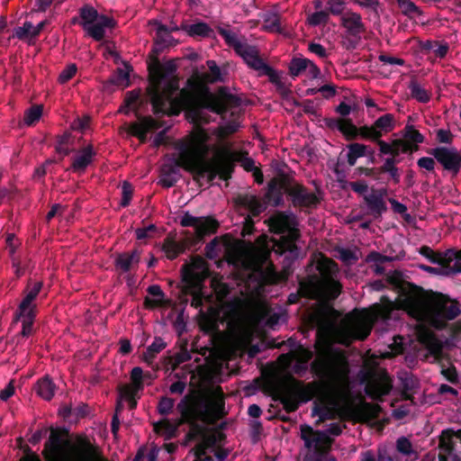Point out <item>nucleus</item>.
<instances>
[{"instance_id": "nucleus-1", "label": "nucleus", "mask_w": 461, "mask_h": 461, "mask_svg": "<svg viewBox=\"0 0 461 461\" xmlns=\"http://www.w3.org/2000/svg\"><path fill=\"white\" fill-rule=\"evenodd\" d=\"M269 229L279 238L262 235L257 245L229 237L214 239L205 248L207 258L212 259L223 253L228 263L237 270V286L241 294L222 306L229 339L226 353L230 357L248 352L254 357L261 349L254 339L261 336V327L275 330L285 321V314L273 312L265 297V285L287 278L288 273H277L270 262L272 253L294 259L300 256L296 245L298 230L293 213L278 212L268 220Z\"/></svg>"}, {"instance_id": "nucleus-2", "label": "nucleus", "mask_w": 461, "mask_h": 461, "mask_svg": "<svg viewBox=\"0 0 461 461\" xmlns=\"http://www.w3.org/2000/svg\"><path fill=\"white\" fill-rule=\"evenodd\" d=\"M210 75L194 74L186 86L178 92V80L160 68L150 71L148 94L156 114L177 115L185 109L187 120L196 126L211 122L229 110L238 108L240 100L221 87L216 94L209 91L207 83L221 80V70L214 60L207 61Z\"/></svg>"}, {"instance_id": "nucleus-3", "label": "nucleus", "mask_w": 461, "mask_h": 461, "mask_svg": "<svg viewBox=\"0 0 461 461\" xmlns=\"http://www.w3.org/2000/svg\"><path fill=\"white\" fill-rule=\"evenodd\" d=\"M312 366L321 379L312 411V416L319 418V422L336 417L366 422L378 416V405L352 400L349 367L344 355L339 354L335 358L323 357L320 362L315 360Z\"/></svg>"}, {"instance_id": "nucleus-4", "label": "nucleus", "mask_w": 461, "mask_h": 461, "mask_svg": "<svg viewBox=\"0 0 461 461\" xmlns=\"http://www.w3.org/2000/svg\"><path fill=\"white\" fill-rule=\"evenodd\" d=\"M239 128L240 122L236 119L212 131L194 125L193 131L187 136L176 142V153L163 165L159 179L161 185L173 186L180 177L181 168L199 176L212 178L217 172L216 161L222 154L228 153V149L218 144H210L211 135H215L221 141L225 136L235 132Z\"/></svg>"}, {"instance_id": "nucleus-5", "label": "nucleus", "mask_w": 461, "mask_h": 461, "mask_svg": "<svg viewBox=\"0 0 461 461\" xmlns=\"http://www.w3.org/2000/svg\"><path fill=\"white\" fill-rule=\"evenodd\" d=\"M390 308L375 304L370 309L356 310L341 317L339 312L325 305L318 320L317 344L329 351L334 343L348 346L354 339H365L375 321L389 317Z\"/></svg>"}, {"instance_id": "nucleus-6", "label": "nucleus", "mask_w": 461, "mask_h": 461, "mask_svg": "<svg viewBox=\"0 0 461 461\" xmlns=\"http://www.w3.org/2000/svg\"><path fill=\"white\" fill-rule=\"evenodd\" d=\"M393 304L404 310L420 322L419 340L432 354L440 350V342L427 326L440 329L445 320H453L460 313L456 303L449 302L444 296L428 298L416 288H402Z\"/></svg>"}, {"instance_id": "nucleus-7", "label": "nucleus", "mask_w": 461, "mask_h": 461, "mask_svg": "<svg viewBox=\"0 0 461 461\" xmlns=\"http://www.w3.org/2000/svg\"><path fill=\"white\" fill-rule=\"evenodd\" d=\"M43 454L47 461H108L86 438L67 439L54 431L45 444Z\"/></svg>"}, {"instance_id": "nucleus-8", "label": "nucleus", "mask_w": 461, "mask_h": 461, "mask_svg": "<svg viewBox=\"0 0 461 461\" xmlns=\"http://www.w3.org/2000/svg\"><path fill=\"white\" fill-rule=\"evenodd\" d=\"M317 269L319 276L300 283L299 293L323 302L335 299L340 294L341 288L338 281L337 265L331 259L320 255L317 258Z\"/></svg>"}, {"instance_id": "nucleus-9", "label": "nucleus", "mask_w": 461, "mask_h": 461, "mask_svg": "<svg viewBox=\"0 0 461 461\" xmlns=\"http://www.w3.org/2000/svg\"><path fill=\"white\" fill-rule=\"evenodd\" d=\"M80 24L88 36L99 41L115 23L113 19L100 14L94 7L86 5L80 10Z\"/></svg>"}, {"instance_id": "nucleus-10", "label": "nucleus", "mask_w": 461, "mask_h": 461, "mask_svg": "<svg viewBox=\"0 0 461 461\" xmlns=\"http://www.w3.org/2000/svg\"><path fill=\"white\" fill-rule=\"evenodd\" d=\"M41 288V282H36L32 285H29L25 290L24 297L19 305L16 319L22 322L21 334L23 337H28L32 332L36 307L34 301Z\"/></svg>"}, {"instance_id": "nucleus-11", "label": "nucleus", "mask_w": 461, "mask_h": 461, "mask_svg": "<svg viewBox=\"0 0 461 461\" xmlns=\"http://www.w3.org/2000/svg\"><path fill=\"white\" fill-rule=\"evenodd\" d=\"M340 423H331L323 431H314L309 425L301 426V438L308 449L329 450L332 439L331 436H339L343 429Z\"/></svg>"}, {"instance_id": "nucleus-12", "label": "nucleus", "mask_w": 461, "mask_h": 461, "mask_svg": "<svg viewBox=\"0 0 461 461\" xmlns=\"http://www.w3.org/2000/svg\"><path fill=\"white\" fill-rule=\"evenodd\" d=\"M236 52L243 59L246 64L250 68L256 70L259 76L268 77L269 80L275 84H278L280 82L279 73L259 58L258 52L255 47L245 42L242 46L238 47V50Z\"/></svg>"}, {"instance_id": "nucleus-13", "label": "nucleus", "mask_w": 461, "mask_h": 461, "mask_svg": "<svg viewBox=\"0 0 461 461\" xmlns=\"http://www.w3.org/2000/svg\"><path fill=\"white\" fill-rule=\"evenodd\" d=\"M145 378H151L150 374H143L140 367L136 366L131 372V384H125L120 388L119 402L117 410L121 408L122 402H127L131 409L135 408L136 398L140 391L143 388V381Z\"/></svg>"}, {"instance_id": "nucleus-14", "label": "nucleus", "mask_w": 461, "mask_h": 461, "mask_svg": "<svg viewBox=\"0 0 461 461\" xmlns=\"http://www.w3.org/2000/svg\"><path fill=\"white\" fill-rule=\"evenodd\" d=\"M438 448V458L434 461H461V430L444 431Z\"/></svg>"}, {"instance_id": "nucleus-15", "label": "nucleus", "mask_w": 461, "mask_h": 461, "mask_svg": "<svg viewBox=\"0 0 461 461\" xmlns=\"http://www.w3.org/2000/svg\"><path fill=\"white\" fill-rule=\"evenodd\" d=\"M208 274L206 262L201 258H194L184 274L185 280L193 286L192 293L194 294L193 304H195V306L200 303L199 296L202 293V282L208 276Z\"/></svg>"}, {"instance_id": "nucleus-16", "label": "nucleus", "mask_w": 461, "mask_h": 461, "mask_svg": "<svg viewBox=\"0 0 461 461\" xmlns=\"http://www.w3.org/2000/svg\"><path fill=\"white\" fill-rule=\"evenodd\" d=\"M149 24L156 31L157 36L164 40V37L168 36L169 32L173 31H184L190 36H209L211 32L210 27L205 23H197L194 24L183 23L179 27L176 25L171 26L170 28L166 27L158 21H149Z\"/></svg>"}, {"instance_id": "nucleus-17", "label": "nucleus", "mask_w": 461, "mask_h": 461, "mask_svg": "<svg viewBox=\"0 0 461 461\" xmlns=\"http://www.w3.org/2000/svg\"><path fill=\"white\" fill-rule=\"evenodd\" d=\"M429 154L447 171L457 174L461 168V153L456 148L437 147L432 149Z\"/></svg>"}, {"instance_id": "nucleus-18", "label": "nucleus", "mask_w": 461, "mask_h": 461, "mask_svg": "<svg viewBox=\"0 0 461 461\" xmlns=\"http://www.w3.org/2000/svg\"><path fill=\"white\" fill-rule=\"evenodd\" d=\"M392 387V380L386 372L379 370L375 373L367 382L365 390L367 395L374 399H380L387 394Z\"/></svg>"}, {"instance_id": "nucleus-19", "label": "nucleus", "mask_w": 461, "mask_h": 461, "mask_svg": "<svg viewBox=\"0 0 461 461\" xmlns=\"http://www.w3.org/2000/svg\"><path fill=\"white\" fill-rule=\"evenodd\" d=\"M180 224L184 227H194L198 237L213 232L217 229V222L208 217H195L189 212H185L180 219Z\"/></svg>"}, {"instance_id": "nucleus-20", "label": "nucleus", "mask_w": 461, "mask_h": 461, "mask_svg": "<svg viewBox=\"0 0 461 461\" xmlns=\"http://www.w3.org/2000/svg\"><path fill=\"white\" fill-rule=\"evenodd\" d=\"M437 262L443 265L445 276L461 273L460 251L447 250L438 258Z\"/></svg>"}, {"instance_id": "nucleus-21", "label": "nucleus", "mask_w": 461, "mask_h": 461, "mask_svg": "<svg viewBox=\"0 0 461 461\" xmlns=\"http://www.w3.org/2000/svg\"><path fill=\"white\" fill-rule=\"evenodd\" d=\"M95 156V151L92 145H87L76 151L72 158V169L75 172H84L92 163Z\"/></svg>"}, {"instance_id": "nucleus-22", "label": "nucleus", "mask_w": 461, "mask_h": 461, "mask_svg": "<svg viewBox=\"0 0 461 461\" xmlns=\"http://www.w3.org/2000/svg\"><path fill=\"white\" fill-rule=\"evenodd\" d=\"M160 125L151 117H143L131 124L130 131L143 141L149 131L158 129Z\"/></svg>"}, {"instance_id": "nucleus-23", "label": "nucleus", "mask_w": 461, "mask_h": 461, "mask_svg": "<svg viewBox=\"0 0 461 461\" xmlns=\"http://www.w3.org/2000/svg\"><path fill=\"white\" fill-rule=\"evenodd\" d=\"M168 300L160 286L157 285H150L148 288V295L145 298V306L149 309H155L167 306Z\"/></svg>"}, {"instance_id": "nucleus-24", "label": "nucleus", "mask_w": 461, "mask_h": 461, "mask_svg": "<svg viewBox=\"0 0 461 461\" xmlns=\"http://www.w3.org/2000/svg\"><path fill=\"white\" fill-rule=\"evenodd\" d=\"M379 150L382 154L390 155L391 158H398L400 154L411 152L406 142L402 140H393L392 143L378 140Z\"/></svg>"}, {"instance_id": "nucleus-25", "label": "nucleus", "mask_w": 461, "mask_h": 461, "mask_svg": "<svg viewBox=\"0 0 461 461\" xmlns=\"http://www.w3.org/2000/svg\"><path fill=\"white\" fill-rule=\"evenodd\" d=\"M397 453L403 457L404 461H416L419 458V451L411 441L406 437H400L395 443Z\"/></svg>"}, {"instance_id": "nucleus-26", "label": "nucleus", "mask_w": 461, "mask_h": 461, "mask_svg": "<svg viewBox=\"0 0 461 461\" xmlns=\"http://www.w3.org/2000/svg\"><path fill=\"white\" fill-rule=\"evenodd\" d=\"M328 125L331 129L339 131L348 140L357 137V127L348 119H332L328 122Z\"/></svg>"}, {"instance_id": "nucleus-27", "label": "nucleus", "mask_w": 461, "mask_h": 461, "mask_svg": "<svg viewBox=\"0 0 461 461\" xmlns=\"http://www.w3.org/2000/svg\"><path fill=\"white\" fill-rule=\"evenodd\" d=\"M181 421V419H176L175 420L162 419L161 420L154 423V430L167 439L174 437Z\"/></svg>"}, {"instance_id": "nucleus-28", "label": "nucleus", "mask_w": 461, "mask_h": 461, "mask_svg": "<svg viewBox=\"0 0 461 461\" xmlns=\"http://www.w3.org/2000/svg\"><path fill=\"white\" fill-rule=\"evenodd\" d=\"M365 201L372 213L381 214L386 210L384 194L382 193L373 191L365 196Z\"/></svg>"}, {"instance_id": "nucleus-29", "label": "nucleus", "mask_w": 461, "mask_h": 461, "mask_svg": "<svg viewBox=\"0 0 461 461\" xmlns=\"http://www.w3.org/2000/svg\"><path fill=\"white\" fill-rule=\"evenodd\" d=\"M342 24L352 35L360 33L363 30V23L359 14L347 13L342 16Z\"/></svg>"}, {"instance_id": "nucleus-30", "label": "nucleus", "mask_w": 461, "mask_h": 461, "mask_svg": "<svg viewBox=\"0 0 461 461\" xmlns=\"http://www.w3.org/2000/svg\"><path fill=\"white\" fill-rule=\"evenodd\" d=\"M402 140L406 142L411 149V152L417 150L418 145L424 140L423 135L417 131L413 125L407 124L404 129Z\"/></svg>"}, {"instance_id": "nucleus-31", "label": "nucleus", "mask_w": 461, "mask_h": 461, "mask_svg": "<svg viewBox=\"0 0 461 461\" xmlns=\"http://www.w3.org/2000/svg\"><path fill=\"white\" fill-rule=\"evenodd\" d=\"M140 261L139 252L134 250L131 253L118 255L115 260L116 267L123 272H127L136 266Z\"/></svg>"}, {"instance_id": "nucleus-32", "label": "nucleus", "mask_w": 461, "mask_h": 461, "mask_svg": "<svg viewBox=\"0 0 461 461\" xmlns=\"http://www.w3.org/2000/svg\"><path fill=\"white\" fill-rule=\"evenodd\" d=\"M294 202L303 205H313L318 203V198L314 194L309 193L303 186H295L292 193Z\"/></svg>"}, {"instance_id": "nucleus-33", "label": "nucleus", "mask_w": 461, "mask_h": 461, "mask_svg": "<svg viewBox=\"0 0 461 461\" xmlns=\"http://www.w3.org/2000/svg\"><path fill=\"white\" fill-rule=\"evenodd\" d=\"M130 66L123 62L122 67H119L111 77V82L121 88H125L130 85Z\"/></svg>"}, {"instance_id": "nucleus-34", "label": "nucleus", "mask_w": 461, "mask_h": 461, "mask_svg": "<svg viewBox=\"0 0 461 461\" xmlns=\"http://www.w3.org/2000/svg\"><path fill=\"white\" fill-rule=\"evenodd\" d=\"M167 347L166 342L161 338H155L143 354V361L151 366L157 355Z\"/></svg>"}, {"instance_id": "nucleus-35", "label": "nucleus", "mask_w": 461, "mask_h": 461, "mask_svg": "<svg viewBox=\"0 0 461 461\" xmlns=\"http://www.w3.org/2000/svg\"><path fill=\"white\" fill-rule=\"evenodd\" d=\"M37 393L44 400H50L55 393V384L49 376H45L39 380L36 384Z\"/></svg>"}, {"instance_id": "nucleus-36", "label": "nucleus", "mask_w": 461, "mask_h": 461, "mask_svg": "<svg viewBox=\"0 0 461 461\" xmlns=\"http://www.w3.org/2000/svg\"><path fill=\"white\" fill-rule=\"evenodd\" d=\"M335 257L347 265L355 263L360 258V252L356 248H337Z\"/></svg>"}, {"instance_id": "nucleus-37", "label": "nucleus", "mask_w": 461, "mask_h": 461, "mask_svg": "<svg viewBox=\"0 0 461 461\" xmlns=\"http://www.w3.org/2000/svg\"><path fill=\"white\" fill-rule=\"evenodd\" d=\"M372 153L368 150V147L360 143H352L348 146V162L350 166H354L357 158Z\"/></svg>"}, {"instance_id": "nucleus-38", "label": "nucleus", "mask_w": 461, "mask_h": 461, "mask_svg": "<svg viewBox=\"0 0 461 461\" xmlns=\"http://www.w3.org/2000/svg\"><path fill=\"white\" fill-rule=\"evenodd\" d=\"M6 245L10 255L12 256L13 267L14 268L15 275L21 276L24 271L21 267V262L18 258L14 257L15 249L18 246V241L14 234H9L6 238Z\"/></svg>"}, {"instance_id": "nucleus-39", "label": "nucleus", "mask_w": 461, "mask_h": 461, "mask_svg": "<svg viewBox=\"0 0 461 461\" xmlns=\"http://www.w3.org/2000/svg\"><path fill=\"white\" fill-rule=\"evenodd\" d=\"M394 117L391 113H386L379 117L374 123L375 128L380 134V138L383 133L390 132L394 128Z\"/></svg>"}, {"instance_id": "nucleus-40", "label": "nucleus", "mask_w": 461, "mask_h": 461, "mask_svg": "<svg viewBox=\"0 0 461 461\" xmlns=\"http://www.w3.org/2000/svg\"><path fill=\"white\" fill-rule=\"evenodd\" d=\"M162 249L167 258L173 259L179 255L183 249L179 243L171 238H167L164 241Z\"/></svg>"}, {"instance_id": "nucleus-41", "label": "nucleus", "mask_w": 461, "mask_h": 461, "mask_svg": "<svg viewBox=\"0 0 461 461\" xmlns=\"http://www.w3.org/2000/svg\"><path fill=\"white\" fill-rule=\"evenodd\" d=\"M397 4L402 14L411 18L420 15L422 14L420 8L411 0H397Z\"/></svg>"}, {"instance_id": "nucleus-42", "label": "nucleus", "mask_w": 461, "mask_h": 461, "mask_svg": "<svg viewBox=\"0 0 461 461\" xmlns=\"http://www.w3.org/2000/svg\"><path fill=\"white\" fill-rule=\"evenodd\" d=\"M411 94L413 98L420 103H427L429 101L430 95L428 91L418 83H411L410 86Z\"/></svg>"}, {"instance_id": "nucleus-43", "label": "nucleus", "mask_w": 461, "mask_h": 461, "mask_svg": "<svg viewBox=\"0 0 461 461\" xmlns=\"http://www.w3.org/2000/svg\"><path fill=\"white\" fill-rule=\"evenodd\" d=\"M42 112V105H34L31 107L24 114V123L26 125H32L41 119Z\"/></svg>"}, {"instance_id": "nucleus-44", "label": "nucleus", "mask_w": 461, "mask_h": 461, "mask_svg": "<svg viewBox=\"0 0 461 461\" xmlns=\"http://www.w3.org/2000/svg\"><path fill=\"white\" fill-rule=\"evenodd\" d=\"M309 61L310 59L303 58L294 59L290 63V73L294 77L303 74L307 69Z\"/></svg>"}, {"instance_id": "nucleus-45", "label": "nucleus", "mask_w": 461, "mask_h": 461, "mask_svg": "<svg viewBox=\"0 0 461 461\" xmlns=\"http://www.w3.org/2000/svg\"><path fill=\"white\" fill-rule=\"evenodd\" d=\"M140 94L136 91L129 92L124 99V104L120 108L121 113H128L131 110H136V104L139 100Z\"/></svg>"}, {"instance_id": "nucleus-46", "label": "nucleus", "mask_w": 461, "mask_h": 461, "mask_svg": "<svg viewBox=\"0 0 461 461\" xmlns=\"http://www.w3.org/2000/svg\"><path fill=\"white\" fill-rule=\"evenodd\" d=\"M220 33L223 37L227 44L234 48L235 51L238 50L239 46H242L245 43L240 41L236 33L231 31L221 29Z\"/></svg>"}, {"instance_id": "nucleus-47", "label": "nucleus", "mask_w": 461, "mask_h": 461, "mask_svg": "<svg viewBox=\"0 0 461 461\" xmlns=\"http://www.w3.org/2000/svg\"><path fill=\"white\" fill-rule=\"evenodd\" d=\"M357 136H360L363 139L372 140H381L380 134L375 128V126H363L357 128Z\"/></svg>"}, {"instance_id": "nucleus-48", "label": "nucleus", "mask_w": 461, "mask_h": 461, "mask_svg": "<svg viewBox=\"0 0 461 461\" xmlns=\"http://www.w3.org/2000/svg\"><path fill=\"white\" fill-rule=\"evenodd\" d=\"M34 25L31 22H25L23 26L18 27L14 31V35L19 39H25L27 37H35Z\"/></svg>"}, {"instance_id": "nucleus-49", "label": "nucleus", "mask_w": 461, "mask_h": 461, "mask_svg": "<svg viewBox=\"0 0 461 461\" xmlns=\"http://www.w3.org/2000/svg\"><path fill=\"white\" fill-rule=\"evenodd\" d=\"M241 165L242 167L247 170V171H253L254 173V176H255V180L258 182V183H262L263 182V175L261 174V172L258 169V167H256L255 165V161L250 158H245L241 160Z\"/></svg>"}, {"instance_id": "nucleus-50", "label": "nucleus", "mask_w": 461, "mask_h": 461, "mask_svg": "<svg viewBox=\"0 0 461 461\" xmlns=\"http://www.w3.org/2000/svg\"><path fill=\"white\" fill-rule=\"evenodd\" d=\"M399 161V158H387L384 164V170L388 172L396 182L399 181V174L398 169L395 167V164L398 163Z\"/></svg>"}, {"instance_id": "nucleus-51", "label": "nucleus", "mask_w": 461, "mask_h": 461, "mask_svg": "<svg viewBox=\"0 0 461 461\" xmlns=\"http://www.w3.org/2000/svg\"><path fill=\"white\" fill-rule=\"evenodd\" d=\"M312 353L311 350L305 349L301 356L300 363L294 366L293 369L295 373L300 374L307 369L308 361L312 358Z\"/></svg>"}, {"instance_id": "nucleus-52", "label": "nucleus", "mask_w": 461, "mask_h": 461, "mask_svg": "<svg viewBox=\"0 0 461 461\" xmlns=\"http://www.w3.org/2000/svg\"><path fill=\"white\" fill-rule=\"evenodd\" d=\"M77 68L75 64L68 65L59 74V82L61 84L67 83L77 73Z\"/></svg>"}, {"instance_id": "nucleus-53", "label": "nucleus", "mask_w": 461, "mask_h": 461, "mask_svg": "<svg viewBox=\"0 0 461 461\" xmlns=\"http://www.w3.org/2000/svg\"><path fill=\"white\" fill-rule=\"evenodd\" d=\"M328 17L329 14L325 11L315 12L308 17V23L312 26H317L325 23Z\"/></svg>"}, {"instance_id": "nucleus-54", "label": "nucleus", "mask_w": 461, "mask_h": 461, "mask_svg": "<svg viewBox=\"0 0 461 461\" xmlns=\"http://www.w3.org/2000/svg\"><path fill=\"white\" fill-rule=\"evenodd\" d=\"M313 454L306 457V461H337L327 454L328 450L311 449Z\"/></svg>"}, {"instance_id": "nucleus-55", "label": "nucleus", "mask_w": 461, "mask_h": 461, "mask_svg": "<svg viewBox=\"0 0 461 461\" xmlns=\"http://www.w3.org/2000/svg\"><path fill=\"white\" fill-rule=\"evenodd\" d=\"M155 231L156 226L154 224H149L146 227L137 229L135 232L138 240H143L151 237L152 233Z\"/></svg>"}, {"instance_id": "nucleus-56", "label": "nucleus", "mask_w": 461, "mask_h": 461, "mask_svg": "<svg viewBox=\"0 0 461 461\" xmlns=\"http://www.w3.org/2000/svg\"><path fill=\"white\" fill-rule=\"evenodd\" d=\"M191 358V356L188 351L184 350L179 353H177L174 358L171 360L172 365V370H175L177 366H179L182 363L186 362Z\"/></svg>"}, {"instance_id": "nucleus-57", "label": "nucleus", "mask_w": 461, "mask_h": 461, "mask_svg": "<svg viewBox=\"0 0 461 461\" xmlns=\"http://www.w3.org/2000/svg\"><path fill=\"white\" fill-rule=\"evenodd\" d=\"M194 455L196 458L194 461H214L211 455L207 454V448L203 445H199Z\"/></svg>"}, {"instance_id": "nucleus-58", "label": "nucleus", "mask_w": 461, "mask_h": 461, "mask_svg": "<svg viewBox=\"0 0 461 461\" xmlns=\"http://www.w3.org/2000/svg\"><path fill=\"white\" fill-rule=\"evenodd\" d=\"M212 286L220 299L223 298L230 293V287L226 283L212 281Z\"/></svg>"}, {"instance_id": "nucleus-59", "label": "nucleus", "mask_w": 461, "mask_h": 461, "mask_svg": "<svg viewBox=\"0 0 461 461\" xmlns=\"http://www.w3.org/2000/svg\"><path fill=\"white\" fill-rule=\"evenodd\" d=\"M174 407V401L170 398H162L159 401L158 409L161 414L168 413Z\"/></svg>"}, {"instance_id": "nucleus-60", "label": "nucleus", "mask_w": 461, "mask_h": 461, "mask_svg": "<svg viewBox=\"0 0 461 461\" xmlns=\"http://www.w3.org/2000/svg\"><path fill=\"white\" fill-rule=\"evenodd\" d=\"M132 194V187L128 182H124L122 185V197L121 204L127 206L130 203Z\"/></svg>"}, {"instance_id": "nucleus-61", "label": "nucleus", "mask_w": 461, "mask_h": 461, "mask_svg": "<svg viewBox=\"0 0 461 461\" xmlns=\"http://www.w3.org/2000/svg\"><path fill=\"white\" fill-rule=\"evenodd\" d=\"M417 164L420 167L424 168L426 170L431 171L435 167L434 158L429 157H422L418 159Z\"/></svg>"}, {"instance_id": "nucleus-62", "label": "nucleus", "mask_w": 461, "mask_h": 461, "mask_svg": "<svg viewBox=\"0 0 461 461\" xmlns=\"http://www.w3.org/2000/svg\"><path fill=\"white\" fill-rule=\"evenodd\" d=\"M266 28L269 31L277 32L280 29L279 23H278V18L275 14L268 15V17L266 19Z\"/></svg>"}, {"instance_id": "nucleus-63", "label": "nucleus", "mask_w": 461, "mask_h": 461, "mask_svg": "<svg viewBox=\"0 0 461 461\" xmlns=\"http://www.w3.org/2000/svg\"><path fill=\"white\" fill-rule=\"evenodd\" d=\"M453 135L447 130L440 129L437 131V140L441 143H450L452 141Z\"/></svg>"}, {"instance_id": "nucleus-64", "label": "nucleus", "mask_w": 461, "mask_h": 461, "mask_svg": "<svg viewBox=\"0 0 461 461\" xmlns=\"http://www.w3.org/2000/svg\"><path fill=\"white\" fill-rule=\"evenodd\" d=\"M329 7L332 14H339L344 9V1L343 0H329Z\"/></svg>"}]
</instances>
